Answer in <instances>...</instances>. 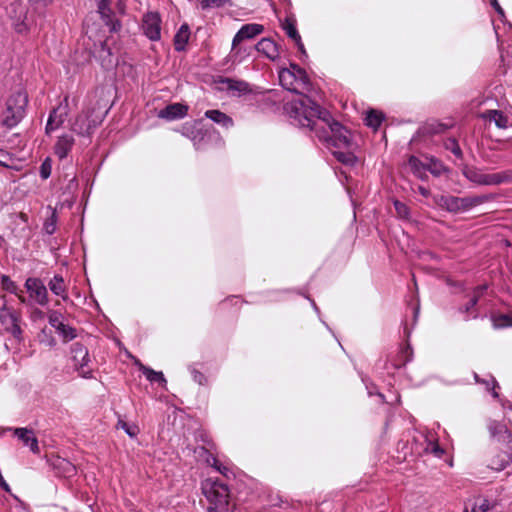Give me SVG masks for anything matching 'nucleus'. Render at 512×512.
Returning a JSON list of instances; mask_svg holds the SVG:
<instances>
[{"instance_id": "nucleus-1", "label": "nucleus", "mask_w": 512, "mask_h": 512, "mask_svg": "<svg viewBox=\"0 0 512 512\" xmlns=\"http://www.w3.org/2000/svg\"><path fill=\"white\" fill-rule=\"evenodd\" d=\"M284 110L290 117L297 119L302 126L310 127L311 129L314 127L313 118L320 119L326 123L331 118L328 111L322 109L308 97L287 103L284 106Z\"/></svg>"}, {"instance_id": "nucleus-2", "label": "nucleus", "mask_w": 512, "mask_h": 512, "mask_svg": "<svg viewBox=\"0 0 512 512\" xmlns=\"http://www.w3.org/2000/svg\"><path fill=\"white\" fill-rule=\"evenodd\" d=\"M108 112L107 105L98 103L87 112L79 114L72 123L71 130L81 136H89L102 123Z\"/></svg>"}, {"instance_id": "nucleus-3", "label": "nucleus", "mask_w": 512, "mask_h": 512, "mask_svg": "<svg viewBox=\"0 0 512 512\" xmlns=\"http://www.w3.org/2000/svg\"><path fill=\"white\" fill-rule=\"evenodd\" d=\"M292 70L284 68L279 72V81L283 88L296 94L309 91L310 81L305 70L296 64L291 65Z\"/></svg>"}, {"instance_id": "nucleus-4", "label": "nucleus", "mask_w": 512, "mask_h": 512, "mask_svg": "<svg viewBox=\"0 0 512 512\" xmlns=\"http://www.w3.org/2000/svg\"><path fill=\"white\" fill-rule=\"evenodd\" d=\"M27 104L28 96L25 92L18 91L12 94L6 102V109L3 112L2 125L7 128L16 126L24 117Z\"/></svg>"}, {"instance_id": "nucleus-5", "label": "nucleus", "mask_w": 512, "mask_h": 512, "mask_svg": "<svg viewBox=\"0 0 512 512\" xmlns=\"http://www.w3.org/2000/svg\"><path fill=\"white\" fill-rule=\"evenodd\" d=\"M202 491L211 504L208 508L228 510L229 490L227 485L217 480L207 479L202 484Z\"/></svg>"}, {"instance_id": "nucleus-6", "label": "nucleus", "mask_w": 512, "mask_h": 512, "mask_svg": "<svg viewBox=\"0 0 512 512\" xmlns=\"http://www.w3.org/2000/svg\"><path fill=\"white\" fill-rule=\"evenodd\" d=\"M86 28V35L90 40L94 42L95 52L99 53V57L105 60L103 53H107V56H111V49L108 46V38L105 37L104 33L101 34L97 28L95 22H92V17H89L84 22Z\"/></svg>"}, {"instance_id": "nucleus-7", "label": "nucleus", "mask_w": 512, "mask_h": 512, "mask_svg": "<svg viewBox=\"0 0 512 512\" xmlns=\"http://www.w3.org/2000/svg\"><path fill=\"white\" fill-rule=\"evenodd\" d=\"M465 176L471 182L479 185H498L509 181L510 175L507 172L484 173L480 170L471 168L465 171Z\"/></svg>"}, {"instance_id": "nucleus-8", "label": "nucleus", "mask_w": 512, "mask_h": 512, "mask_svg": "<svg viewBox=\"0 0 512 512\" xmlns=\"http://www.w3.org/2000/svg\"><path fill=\"white\" fill-rule=\"evenodd\" d=\"M421 434L423 437V443H421L423 449L420 456L433 455L435 458L441 459L446 454V451L439 445L436 433L426 429L421 431Z\"/></svg>"}, {"instance_id": "nucleus-9", "label": "nucleus", "mask_w": 512, "mask_h": 512, "mask_svg": "<svg viewBox=\"0 0 512 512\" xmlns=\"http://www.w3.org/2000/svg\"><path fill=\"white\" fill-rule=\"evenodd\" d=\"M71 353L74 366L80 372V375L84 378L92 377V371L90 369H86V365L89 360L87 348L81 343L76 342L71 347Z\"/></svg>"}, {"instance_id": "nucleus-10", "label": "nucleus", "mask_w": 512, "mask_h": 512, "mask_svg": "<svg viewBox=\"0 0 512 512\" xmlns=\"http://www.w3.org/2000/svg\"><path fill=\"white\" fill-rule=\"evenodd\" d=\"M438 203L450 212H459L468 210L470 207L477 204L478 200L447 195L440 196Z\"/></svg>"}, {"instance_id": "nucleus-11", "label": "nucleus", "mask_w": 512, "mask_h": 512, "mask_svg": "<svg viewBox=\"0 0 512 512\" xmlns=\"http://www.w3.org/2000/svg\"><path fill=\"white\" fill-rule=\"evenodd\" d=\"M428 171L433 176H440L445 171L443 163L433 156H418V178H423L422 173Z\"/></svg>"}, {"instance_id": "nucleus-12", "label": "nucleus", "mask_w": 512, "mask_h": 512, "mask_svg": "<svg viewBox=\"0 0 512 512\" xmlns=\"http://www.w3.org/2000/svg\"><path fill=\"white\" fill-rule=\"evenodd\" d=\"M160 15L155 12H149L144 15L142 20V29L144 34L152 41L160 39Z\"/></svg>"}, {"instance_id": "nucleus-13", "label": "nucleus", "mask_w": 512, "mask_h": 512, "mask_svg": "<svg viewBox=\"0 0 512 512\" xmlns=\"http://www.w3.org/2000/svg\"><path fill=\"white\" fill-rule=\"evenodd\" d=\"M0 322L6 331L10 332L16 339H21L22 330L19 325V317L15 312L7 309L5 305L1 308Z\"/></svg>"}, {"instance_id": "nucleus-14", "label": "nucleus", "mask_w": 512, "mask_h": 512, "mask_svg": "<svg viewBox=\"0 0 512 512\" xmlns=\"http://www.w3.org/2000/svg\"><path fill=\"white\" fill-rule=\"evenodd\" d=\"M25 287L38 304L46 305L48 302V293L45 285L39 278H28Z\"/></svg>"}, {"instance_id": "nucleus-15", "label": "nucleus", "mask_w": 512, "mask_h": 512, "mask_svg": "<svg viewBox=\"0 0 512 512\" xmlns=\"http://www.w3.org/2000/svg\"><path fill=\"white\" fill-rule=\"evenodd\" d=\"M333 136L331 137L332 144L336 147H349L351 139L348 130L343 127L339 122L329 119L327 122Z\"/></svg>"}, {"instance_id": "nucleus-16", "label": "nucleus", "mask_w": 512, "mask_h": 512, "mask_svg": "<svg viewBox=\"0 0 512 512\" xmlns=\"http://www.w3.org/2000/svg\"><path fill=\"white\" fill-rule=\"evenodd\" d=\"M64 103V105L60 104L51 111L46 125V133H50L51 131L59 128L64 123L66 117L68 116L67 97H65Z\"/></svg>"}, {"instance_id": "nucleus-17", "label": "nucleus", "mask_w": 512, "mask_h": 512, "mask_svg": "<svg viewBox=\"0 0 512 512\" xmlns=\"http://www.w3.org/2000/svg\"><path fill=\"white\" fill-rule=\"evenodd\" d=\"M98 13L104 23V25L108 28L109 32H117L120 27V21L112 19L113 11L110 8V0H98Z\"/></svg>"}, {"instance_id": "nucleus-18", "label": "nucleus", "mask_w": 512, "mask_h": 512, "mask_svg": "<svg viewBox=\"0 0 512 512\" xmlns=\"http://www.w3.org/2000/svg\"><path fill=\"white\" fill-rule=\"evenodd\" d=\"M263 30L264 27L260 24H246L242 26L233 38L232 47L235 48L242 41L256 37L261 34Z\"/></svg>"}, {"instance_id": "nucleus-19", "label": "nucleus", "mask_w": 512, "mask_h": 512, "mask_svg": "<svg viewBox=\"0 0 512 512\" xmlns=\"http://www.w3.org/2000/svg\"><path fill=\"white\" fill-rule=\"evenodd\" d=\"M214 82L216 84H222L225 85L224 87H219L220 90L224 91H230V92H237L239 94L241 93H247L250 91L248 83L242 81V80H235L232 78H225L222 76H218Z\"/></svg>"}, {"instance_id": "nucleus-20", "label": "nucleus", "mask_w": 512, "mask_h": 512, "mask_svg": "<svg viewBox=\"0 0 512 512\" xmlns=\"http://www.w3.org/2000/svg\"><path fill=\"white\" fill-rule=\"evenodd\" d=\"M188 106L181 103H174L159 111L158 117L166 120L183 118L187 115Z\"/></svg>"}, {"instance_id": "nucleus-21", "label": "nucleus", "mask_w": 512, "mask_h": 512, "mask_svg": "<svg viewBox=\"0 0 512 512\" xmlns=\"http://www.w3.org/2000/svg\"><path fill=\"white\" fill-rule=\"evenodd\" d=\"M14 435L17 436L25 445H29L33 453H39L38 440L33 430L27 428H16Z\"/></svg>"}, {"instance_id": "nucleus-22", "label": "nucleus", "mask_w": 512, "mask_h": 512, "mask_svg": "<svg viewBox=\"0 0 512 512\" xmlns=\"http://www.w3.org/2000/svg\"><path fill=\"white\" fill-rule=\"evenodd\" d=\"M488 430L490 436L492 438H496L498 441H509L511 439V434L507 426L501 422H497L495 420H490L488 423Z\"/></svg>"}, {"instance_id": "nucleus-23", "label": "nucleus", "mask_w": 512, "mask_h": 512, "mask_svg": "<svg viewBox=\"0 0 512 512\" xmlns=\"http://www.w3.org/2000/svg\"><path fill=\"white\" fill-rule=\"evenodd\" d=\"M256 50L263 53L266 57L271 60H275L279 57L277 45L274 41L269 38L261 39L255 46Z\"/></svg>"}, {"instance_id": "nucleus-24", "label": "nucleus", "mask_w": 512, "mask_h": 512, "mask_svg": "<svg viewBox=\"0 0 512 512\" xmlns=\"http://www.w3.org/2000/svg\"><path fill=\"white\" fill-rule=\"evenodd\" d=\"M480 117L484 120L494 122L495 125L500 129H505L508 127V118L500 110H495V109L487 110V111L481 113Z\"/></svg>"}, {"instance_id": "nucleus-25", "label": "nucleus", "mask_w": 512, "mask_h": 512, "mask_svg": "<svg viewBox=\"0 0 512 512\" xmlns=\"http://www.w3.org/2000/svg\"><path fill=\"white\" fill-rule=\"evenodd\" d=\"M74 145V138L70 135H63L58 138V141L55 144L54 150L55 154L60 158H65L72 146Z\"/></svg>"}, {"instance_id": "nucleus-26", "label": "nucleus", "mask_w": 512, "mask_h": 512, "mask_svg": "<svg viewBox=\"0 0 512 512\" xmlns=\"http://www.w3.org/2000/svg\"><path fill=\"white\" fill-rule=\"evenodd\" d=\"M448 127V125L440 123L436 120H429L418 129V138L420 137V135L424 136L442 133Z\"/></svg>"}, {"instance_id": "nucleus-27", "label": "nucleus", "mask_w": 512, "mask_h": 512, "mask_svg": "<svg viewBox=\"0 0 512 512\" xmlns=\"http://www.w3.org/2000/svg\"><path fill=\"white\" fill-rule=\"evenodd\" d=\"M510 462V455L506 452H500L490 459L488 467L492 470L502 471Z\"/></svg>"}, {"instance_id": "nucleus-28", "label": "nucleus", "mask_w": 512, "mask_h": 512, "mask_svg": "<svg viewBox=\"0 0 512 512\" xmlns=\"http://www.w3.org/2000/svg\"><path fill=\"white\" fill-rule=\"evenodd\" d=\"M190 37V30L187 24H183L174 36L175 50L183 51Z\"/></svg>"}, {"instance_id": "nucleus-29", "label": "nucleus", "mask_w": 512, "mask_h": 512, "mask_svg": "<svg viewBox=\"0 0 512 512\" xmlns=\"http://www.w3.org/2000/svg\"><path fill=\"white\" fill-rule=\"evenodd\" d=\"M486 289L485 286L483 287H478L475 291V294L474 296L469 300V302L465 305L464 308H460V312L462 313H465L466 316L464 317L465 320H468L470 318H476L477 317V313L476 311L474 310V307L475 305L477 304L478 302V296L479 294L484 290Z\"/></svg>"}, {"instance_id": "nucleus-30", "label": "nucleus", "mask_w": 512, "mask_h": 512, "mask_svg": "<svg viewBox=\"0 0 512 512\" xmlns=\"http://www.w3.org/2000/svg\"><path fill=\"white\" fill-rule=\"evenodd\" d=\"M205 116L216 123L222 124L225 127L231 126L233 124L232 118L220 110H208L206 111Z\"/></svg>"}, {"instance_id": "nucleus-31", "label": "nucleus", "mask_w": 512, "mask_h": 512, "mask_svg": "<svg viewBox=\"0 0 512 512\" xmlns=\"http://www.w3.org/2000/svg\"><path fill=\"white\" fill-rule=\"evenodd\" d=\"M136 364L138 365L140 371L146 376V378L151 382H159L162 384L166 383V379L164 378V375L162 372L154 371L153 369L146 367L142 363H140L138 360L136 361Z\"/></svg>"}, {"instance_id": "nucleus-32", "label": "nucleus", "mask_w": 512, "mask_h": 512, "mask_svg": "<svg viewBox=\"0 0 512 512\" xmlns=\"http://www.w3.org/2000/svg\"><path fill=\"white\" fill-rule=\"evenodd\" d=\"M283 29L286 31L287 35L291 39H293L295 41V43L297 44L299 50L301 52H304V46H303V44L301 42V37L298 34L297 29H296L293 21H291L289 19H286L284 24H283Z\"/></svg>"}, {"instance_id": "nucleus-33", "label": "nucleus", "mask_w": 512, "mask_h": 512, "mask_svg": "<svg viewBox=\"0 0 512 512\" xmlns=\"http://www.w3.org/2000/svg\"><path fill=\"white\" fill-rule=\"evenodd\" d=\"M383 119H384V116L381 112L371 109L367 113V116L365 119V124L367 126L373 128L374 130H376L381 125Z\"/></svg>"}, {"instance_id": "nucleus-34", "label": "nucleus", "mask_w": 512, "mask_h": 512, "mask_svg": "<svg viewBox=\"0 0 512 512\" xmlns=\"http://www.w3.org/2000/svg\"><path fill=\"white\" fill-rule=\"evenodd\" d=\"M49 288L54 294L63 295L66 290L63 278L59 275H55L49 282Z\"/></svg>"}, {"instance_id": "nucleus-35", "label": "nucleus", "mask_w": 512, "mask_h": 512, "mask_svg": "<svg viewBox=\"0 0 512 512\" xmlns=\"http://www.w3.org/2000/svg\"><path fill=\"white\" fill-rule=\"evenodd\" d=\"M492 321L495 328L512 327V313L494 316Z\"/></svg>"}, {"instance_id": "nucleus-36", "label": "nucleus", "mask_w": 512, "mask_h": 512, "mask_svg": "<svg viewBox=\"0 0 512 512\" xmlns=\"http://www.w3.org/2000/svg\"><path fill=\"white\" fill-rule=\"evenodd\" d=\"M49 323L58 331L62 332L63 335H66L67 326L62 323L60 313L56 311H51L49 313Z\"/></svg>"}, {"instance_id": "nucleus-37", "label": "nucleus", "mask_w": 512, "mask_h": 512, "mask_svg": "<svg viewBox=\"0 0 512 512\" xmlns=\"http://www.w3.org/2000/svg\"><path fill=\"white\" fill-rule=\"evenodd\" d=\"M475 380H476L477 383H483L486 386L487 390L491 391L492 396L494 398L498 397V393L496 391L497 382H496L494 377L489 376L487 379H483V380L480 381V379L478 378V375L475 374Z\"/></svg>"}, {"instance_id": "nucleus-38", "label": "nucleus", "mask_w": 512, "mask_h": 512, "mask_svg": "<svg viewBox=\"0 0 512 512\" xmlns=\"http://www.w3.org/2000/svg\"><path fill=\"white\" fill-rule=\"evenodd\" d=\"M334 156L343 164H353L355 162V156L350 152H334Z\"/></svg>"}, {"instance_id": "nucleus-39", "label": "nucleus", "mask_w": 512, "mask_h": 512, "mask_svg": "<svg viewBox=\"0 0 512 512\" xmlns=\"http://www.w3.org/2000/svg\"><path fill=\"white\" fill-rule=\"evenodd\" d=\"M56 222H57V216H56V211L54 210L52 212L51 216L44 223V229L47 234L51 235L55 232Z\"/></svg>"}, {"instance_id": "nucleus-40", "label": "nucleus", "mask_w": 512, "mask_h": 512, "mask_svg": "<svg viewBox=\"0 0 512 512\" xmlns=\"http://www.w3.org/2000/svg\"><path fill=\"white\" fill-rule=\"evenodd\" d=\"M412 356H413V350L410 345H407V347L400 352L401 361L396 362L395 366L396 367L403 366L407 361H410L412 359Z\"/></svg>"}, {"instance_id": "nucleus-41", "label": "nucleus", "mask_w": 512, "mask_h": 512, "mask_svg": "<svg viewBox=\"0 0 512 512\" xmlns=\"http://www.w3.org/2000/svg\"><path fill=\"white\" fill-rule=\"evenodd\" d=\"M445 147H446V149L451 150V152L455 156H457V157L462 156L461 148H460L458 142L456 141V139H454V138L447 139L445 142Z\"/></svg>"}, {"instance_id": "nucleus-42", "label": "nucleus", "mask_w": 512, "mask_h": 512, "mask_svg": "<svg viewBox=\"0 0 512 512\" xmlns=\"http://www.w3.org/2000/svg\"><path fill=\"white\" fill-rule=\"evenodd\" d=\"M118 427H121L122 429H124L126 431V433L130 436V437H136L137 434L139 433V429L137 426H129L125 421L123 420H119L118 421V424H117Z\"/></svg>"}, {"instance_id": "nucleus-43", "label": "nucleus", "mask_w": 512, "mask_h": 512, "mask_svg": "<svg viewBox=\"0 0 512 512\" xmlns=\"http://www.w3.org/2000/svg\"><path fill=\"white\" fill-rule=\"evenodd\" d=\"M394 206H395L396 212L399 215V217H401V218H407L408 217V215H409V208L407 207V205L405 203H402V202H400L398 200H395L394 201Z\"/></svg>"}, {"instance_id": "nucleus-44", "label": "nucleus", "mask_w": 512, "mask_h": 512, "mask_svg": "<svg viewBox=\"0 0 512 512\" xmlns=\"http://www.w3.org/2000/svg\"><path fill=\"white\" fill-rule=\"evenodd\" d=\"M51 174V161L46 159L40 166V175L43 179H47Z\"/></svg>"}, {"instance_id": "nucleus-45", "label": "nucleus", "mask_w": 512, "mask_h": 512, "mask_svg": "<svg viewBox=\"0 0 512 512\" xmlns=\"http://www.w3.org/2000/svg\"><path fill=\"white\" fill-rule=\"evenodd\" d=\"M200 3L202 9H207L210 6L222 7L225 3V0H201Z\"/></svg>"}, {"instance_id": "nucleus-46", "label": "nucleus", "mask_w": 512, "mask_h": 512, "mask_svg": "<svg viewBox=\"0 0 512 512\" xmlns=\"http://www.w3.org/2000/svg\"><path fill=\"white\" fill-rule=\"evenodd\" d=\"M2 285L5 290L10 292H15L17 288L15 283L6 275L2 276Z\"/></svg>"}, {"instance_id": "nucleus-47", "label": "nucleus", "mask_w": 512, "mask_h": 512, "mask_svg": "<svg viewBox=\"0 0 512 512\" xmlns=\"http://www.w3.org/2000/svg\"><path fill=\"white\" fill-rule=\"evenodd\" d=\"M193 378H194V381H196L200 385H204L207 383L206 377L201 372H199L197 370L193 371Z\"/></svg>"}, {"instance_id": "nucleus-48", "label": "nucleus", "mask_w": 512, "mask_h": 512, "mask_svg": "<svg viewBox=\"0 0 512 512\" xmlns=\"http://www.w3.org/2000/svg\"><path fill=\"white\" fill-rule=\"evenodd\" d=\"M203 452H205L208 456L206 458V462L210 465H212L213 467H215L216 465L219 464L217 458L215 456H213L212 454L208 453V451L205 449V448H201Z\"/></svg>"}, {"instance_id": "nucleus-49", "label": "nucleus", "mask_w": 512, "mask_h": 512, "mask_svg": "<svg viewBox=\"0 0 512 512\" xmlns=\"http://www.w3.org/2000/svg\"><path fill=\"white\" fill-rule=\"evenodd\" d=\"M478 512H488L490 510V503L487 499H483L480 504H477Z\"/></svg>"}, {"instance_id": "nucleus-50", "label": "nucleus", "mask_w": 512, "mask_h": 512, "mask_svg": "<svg viewBox=\"0 0 512 512\" xmlns=\"http://www.w3.org/2000/svg\"><path fill=\"white\" fill-rule=\"evenodd\" d=\"M490 4L501 17H504V10L502 9L497 0H490Z\"/></svg>"}, {"instance_id": "nucleus-51", "label": "nucleus", "mask_w": 512, "mask_h": 512, "mask_svg": "<svg viewBox=\"0 0 512 512\" xmlns=\"http://www.w3.org/2000/svg\"><path fill=\"white\" fill-rule=\"evenodd\" d=\"M8 160H9L8 154L6 152H4L3 150H0V164L3 166H8V162H7Z\"/></svg>"}, {"instance_id": "nucleus-52", "label": "nucleus", "mask_w": 512, "mask_h": 512, "mask_svg": "<svg viewBox=\"0 0 512 512\" xmlns=\"http://www.w3.org/2000/svg\"><path fill=\"white\" fill-rule=\"evenodd\" d=\"M408 166H409V168L411 169V171H412L413 173H415V172H416V158H415V156H414V155H411V156L409 157Z\"/></svg>"}, {"instance_id": "nucleus-53", "label": "nucleus", "mask_w": 512, "mask_h": 512, "mask_svg": "<svg viewBox=\"0 0 512 512\" xmlns=\"http://www.w3.org/2000/svg\"><path fill=\"white\" fill-rule=\"evenodd\" d=\"M15 29L19 33H23L28 30L27 25L24 22L15 24Z\"/></svg>"}, {"instance_id": "nucleus-54", "label": "nucleus", "mask_w": 512, "mask_h": 512, "mask_svg": "<svg viewBox=\"0 0 512 512\" xmlns=\"http://www.w3.org/2000/svg\"><path fill=\"white\" fill-rule=\"evenodd\" d=\"M463 512H478L477 510V503H473L471 506H469L467 503L464 506Z\"/></svg>"}, {"instance_id": "nucleus-55", "label": "nucleus", "mask_w": 512, "mask_h": 512, "mask_svg": "<svg viewBox=\"0 0 512 512\" xmlns=\"http://www.w3.org/2000/svg\"><path fill=\"white\" fill-rule=\"evenodd\" d=\"M75 336H76L75 329L67 326L66 335H64V337L73 339Z\"/></svg>"}, {"instance_id": "nucleus-56", "label": "nucleus", "mask_w": 512, "mask_h": 512, "mask_svg": "<svg viewBox=\"0 0 512 512\" xmlns=\"http://www.w3.org/2000/svg\"><path fill=\"white\" fill-rule=\"evenodd\" d=\"M0 486L7 492H10L9 485L5 482L2 475L0 474Z\"/></svg>"}, {"instance_id": "nucleus-57", "label": "nucleus", "mask_w": 512, "mask_h": 512, "mask_svg": "<svg viewBox=\"0 0 512 512\" xmlns=\"http://www.w3.org/2000/svg\"><path fill=\"white\" fill-rule=\"evenodd\" d=\"M215 468L220 472L222 473L223 475H226V471H228V469L226 467H221L220 464L216 465Z\"/></svg>"}, {"instance_id": "nucleus-58", "label": "nucleus", "mask_w": 512, "mask_h": 512, "mask_svg": "<svg viewBox=\"0 0 512 512\" xmlns=\"http://www.w3.org/2000/svg\"><path fill=\"white\" fill-rule=\"evenodd\" d=\"M418 192L421 193L423 196H426L428 193V191L422 187H418Z\"/></svg>"}, {"instance_id": "nucleus-59", "label": "nucleus", "mask_w": 512, "mask_h": 512, "mask_svg": "<svg viewBox=\"0 0 512 512\" xmlns=\"http://www.w3.org/2000/svg\"><path fill=\"white\" fill-rule=\"evenodd\" d=\"M227 510H219L217 508H208L207 512H226Z\"/></svg>"}, {"instance_id": "nucleus-60", "label": "nucleus", "mask_w": 512, "mask_h": 512, "mask_svg": "<svg viewBox=\"0 0 512 512\" xmlns=\"http://www.w3.org/2000/svg\"><path fill=\"white\" fill-rule=\"evenodd\" d=\"M446 462H447L449 467H453V459H452V457L447 458Z\"/></svg>"}, {"instance_id": "nucleus-61", "label": "nucleus", "mask_w": 512, "mask_h": 512, "mask_svg": "<svg viewBox=\"0 0 512 512\" xmlns=\"http://www.w3.org/2000/svg\"><path fill=\"white\" fill-rule=\"evenodd\" d=\"M413 318H416V306L412 307Z\"/></svg>"}, {"instance_id": "nucleus-62", "label": "nucleus", "mask_w": 512, "mask_h": 512, "mask_svg": "<svg viewBox=\"0 0 512 512\" xmlns=\"http://www.w3.org/2000/svg\"><path fill=\"white\" fill-rule=\"evenodd\" d=\"M22 302H25V299L23 297H19Z\"/></svg>"}]
</instances>
